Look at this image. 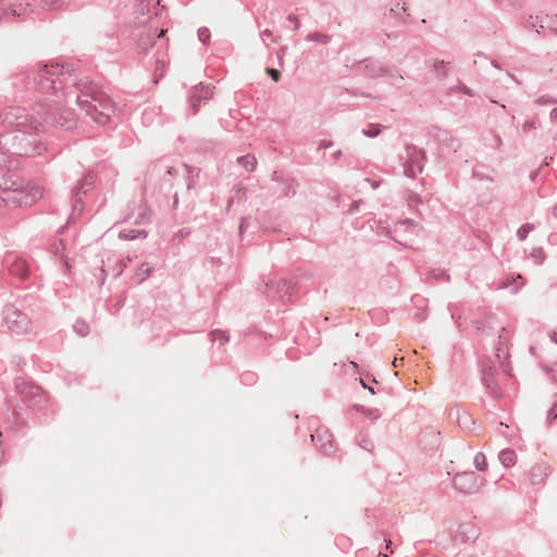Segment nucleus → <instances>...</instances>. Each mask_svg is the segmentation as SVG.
<instances>
[{
    "instance_id": "obj_30",
    "label": "nucleus",
    "mask_w": 557,
    "mask_h": 557,
    "mask_svg": "<svg viewBox=\"0 0 557 557\" xmlns=\"http://www.w3.org/2000/svg\"><path fill=\"white\" fill-rule=\"evenodd\" d=\"M534 230V225L533 224H523L518 231H517V236L520 240H524L528 236V234Z\"/></svg>"
},
{
    "instance_id": "obj_40",
    "label": "nucleus",
    "mask_w": 557,
    "mask_h": 557,
    "mask_svg": "<svg viewBox=\"0 0 557 557\" xmlns=\"http://www.w3.org/2000/svg\"><path fill=\"white\" fill-rule=\"evenodd\" d=\"M359 446L364 450L371 451L374 447V444L371 440L362 438L358 442Z\"/></svg>"
},
{
    "instance_id": "obj_44",
    "label": "nucleus",
    "mask_w": 557,
    "mask_h": 557,
    "mask_svg": "<svg viewBox=\"0 0 557 557\" xmlns=\"http://www.w3.org/2000/svg\"><path fill=\"white\" fill-rule=\"evenodd\" d=\"M268 74L273 78V81L277 82L281 77V72L275 69H267Z\"/></svg>"
},
{
    "instance_id": "obj_54",
    "label": "nucleus",
    "mask_w": 557,
    "mask_h": 557,
    "mask_svg": "<svg viewBox=\"0 0 557 557\" xmlns=\"http://www.w3.org/2000/svg\"><path fill=\"white\" fill-rule=\"evenodd\" d=\"M332 146V141H321L320 148L326 149Z\"/></svg>"
},
{
    "instance_id": "obj_53",
    "label": "nucleus",
    "mask_w": 557,
    "mask_h": 557,
    "mask_svg": "<svg viewBox=\"0 0 557 557\" xmlns=\"http://www.w3.org/2000/svg\"><path fill=\"white\" fill-rule=\"evenodd\" d=\"M24 13H25V10H22V9H18V10H17V9H12V10H11V14H13V15L21 16V15H23Z\"/></svg>"
},
{
    "instance_id": "obj_43",
    "label": "nucleus",
    "mask_w": 557,
    "mask_h": 557,
    "mask_svg": "<svg viewBox=\"0 0 557 557\" xmlns=\"http://www.w3.org/2000/svg\"><path fill=\"white\" fill-rule=\"evenodd\" d=\"M457 88H458V90H460L461 92H463L465 95H467L469 97L474 96V92L469 87H467L466 85H463L461 83H459Z\"/></svg>"
},
{
    "instance_id": "obj_9",
    "label": "nucleus",
    "mask_w": 557,
    "mask_h": 557,
    "mask_svg": "<svg viewBox=\"0 0 557 557\" xmlns=\"http://www.w3.org/2000/svg\"><path fill=\"white\" fill-rule=\"evenodd\" d=\"M441 433L432 426L424 428L419 436L418 444L426 453H434L441 445Z\"/></svg>"
},
{
    "instance_id": "obj_1",
    "label": "nucleus",
    "mask_w": 557,
    "mask_h": 557,
    "mask_svg": "<svg viewBox=\"0 0 557 557\" xmlns=\"http://www.w3.org/2000/svg\"><path fill=\"white\" fill-rule=\"evenodd\" d=\"M39 128H14L1 136L0 144L8 152L17 156L35 157L45 149L38 139Z\"/></svg>"
},
{
    "instance_id": "obj_27",
    "label": "nucleus",
    "mask_w": 557,
    "mask_h": 557,
    "mask_svg": "<svg viewBox=\"0 0 557 557\" xmlns=\"http://www.w3.org/2000/svg\"><path fill=\"white\" fill-rule=\"evenodd\" d=\"M153 271V268L144 263L136 271V276H139L138 283H141L146 280Z\"/></svg>"
},
{
    "instance_id": "obj_16",
    "label": "nucleus",
    "mask_w": 557,
    "mask_h": 557,
    "mask_svg": "<svg viewBox=\"0 0 557 557\" xmlns=\"http://www.w3.org/2000/svg\"><path fill=\"white\" fill-rule=\"evenodd\" d=\"M476 537V531L472 524H461L455 535L456 540H460L463 543L472 541Z\"/></svg>"
},
{
    "instance_id": "obj_12",
    "label": "nucleus",
    "mask_w": 557,
    "mask_h": 557,
    "mask_svg": "<svg viewBox=\"0 0 557 557\" xmlns=\"http://www.w3.org/2000/svg\"><path fill=\"white\" fill-rule=\"evenodd\" d=\"M212 89L208 85L200 84L196 86L193 95L189 98V104L193 108L194 113L198 111V103L201 100H209L212 97Z\"/></svg>"
},
{
    "instance_id": "obj_33",
    "label": "nucleus",
    "mask_w": 557,
    "mask_h": 557,
    "mask_svg": "<svg viewBox=\"0 0 557 557\" xmlns=\"http://www.w3.org/2000/svg\"><path fill=\"white\" fill-rule=\"evenodd\" d=\"M381 133L380 125H370L368 128L362 129V134L367 137H376Z\"/></svg>"
},
{
    "instance_id": "obj_35",
    "label": "nucleus",
    "mask_w": 557,
    "mask_h": 557,
    "mask_svg": "<svg viewBox=\"0 0 557 557\" xmlns=\"http://www.w3.org/2000/svg\"><path fill=\"white\" fill-rule=\"evenodd\" d=\"M64 250V244H63V240L60 239L58 242H54L52 245H51V252L54 255V256H63L62 255V251Z\"/></svg>"
},
{
    "instance_id": "obj_55",
    "label": "nucleus",
    "mask_w": 557,
    "mask_h": 557,
    "mask_svg": "<svg viewBox=\"0 0 557 557\" xmlns=\"http://www.w3.org/2000/svg\"><path fill=\"white\" fill-rule=\"evenodd\" d=\"M495 141L497 147H500L503 145V140L499 135L495 136Z\"/></svg>"
},
{
    "instance_id": "obj_61",
    "label": "nucleus",
    "mask_w": 557,
    "mask_h": 557,
    "mask_svg": "<svg viewBox=\"0 0 557 557\" xmlns=\"http://www.w3.org/2000/svg\"><path fill=\"white\" fill-rule=\"evenodd\" d=\"M371 186H372V188H376L379 186V183L377 182H372Z\"/></svg>"
},
{
    "instance_id": "obj_36",
    "label": "nucleus",
    "mask_w": 557,
    "mask_h": 557,
    "mask_svg": "<svg viewBox=\"0 0 557 557\" xmlns=\"http://www.w3.org/2000/svg\"><path fill=\"white\" fill-rule=\"evenodd\" d=\"M434 70L438 76H446L447 75V69L445 66L444 61H436L434 63Z\"/></svg>"
},
{
    "instance_id": "obj_8",
    "label": "nucleus",
    "mask_w": 557,
    "mask_h": 557,
    "mask_svg": "<svg viewBox=\"0 0 557 557\" xmlns=\"http://www.w3.org/2000/svg\"><path fill=\"white\" fill-rule=\"evenodd\" d=\"M484 484V479L473 471L457 473L454 476L455 487L466 494L478 492Z\"/></svg>"
},
{
    "instance_id": "obj_42",
    "label": "nucleus",
    "mask_w": 557,
    "mask_h": 557,
    "mask_svg": "<svg viewBox=\"0 0 557 557\" xmlns=\"http://www.w3.org/2000/svg\"><path fill=\"white\" fill-rule=\"evenodd\" d=\"M556 408H557V401H555L553 404L552 409L548 411L547 420H548L549 423L557 418Z\"/></svg>"
},
{
    "instance_id": "obj_63",
    "label": "nucleus",
    "mask_w": 557,
    "mask_h": 557,
    "mask_svg": "<svg viewBox=\"0 0 557 557\" xmlns=\"http://www.w3.org/2000/svg\"><path fill=\"white\" fill-rule=\"evenodd\" d=\"M341 154H342V152L338 150V151H336V152L334 153V157H335V158H338Z\"/></svg>"
},
{
    "instance_id": "obj_25",
    "label": "nucleus",
    "mask_w": 557,
    "mask_h": 557,
    "mask_svg": "<svg viewBox=\"0 0 557 557\" xmlns=\"http://www.w3.org/2000/svg\"><path fill=\"white\" fill-rule=\"evenodd\" d=\"M410 228L413 233L419 228L418 224H416L412 220L400 221L395 225V233H398L403 230Z\"/></svg>"
},
{
    "instance_id": "obj_41",
    "label": "nucleus",
    "mask_w": 557,
    "mask_h": 557,
    "mask_svg": "<svg viewBox=\"0 0 557 557\" xmlns=\"http://www.w3.org/2000/svg\"><path fill=\"white\" fill-rule=\"evenodd\" d=\"M535 128V121L534 120H528L522 125V131L525 133H529L530 131Z\"/></svg>"
},
{
    "instance_id": "obj_39",
    "label": "nucleus",
    "mask_w": 557,
    "mask_h": 557,
    "mask_svg": "<svg viewBox=\"0 0 557 557\" xmlns=\"http://www.w3.org/2000/svg\"><path fill=\"white\" fill-rule=\"evenodd\" d=\"M83 206L81 203V200L77 198L73 205V213L71 215L72 220H75L76 216H78L82 213Z\"/></svg>"
},
{
    "instance_id": "obj_46",
    "label": "nucleus",
    "mask_w": 557,
    "mask_h": 557,
    "mask_svg": "<svg viewBox=\"0 0 557 557\" xmlns=\"http://www.w3.org/2000/svg\"><path fill=\"white\" fill-rule=\"evenodd\" d=\"M448 145L456 151L460 147V143L453 137L448 138Z\"/></svg>"
},
{
    "instance_id": "obj_29",
    "label": "nucleus",
    "mask_w": 557,
    "mask_h": 557,
    "mask_svg": "<svg viewBox=\"0 0 557 557\" xmlns=\"http://www.w3.org/2000/svg\"><path fill=\"white\" fill-rule=\"evenodd\" d=\"M41 2L46 8L55 10L65 5L69 0H41Z\"/></svg>"
},
{
    "instance_id": "obj_21",
    "label": "nucleus",
    "mask_w": 557,
    "mask_h": 557,
    "mask_svg": "<svg viewBox=\"0 0 557 557\" xmlns=\"http://www.w3.org/2000/svg\"><path fill=\"white\" fill-rule=\"evenodd\" d=\"M498 459L505 467H511L516 462V453L511 449H504L499 453Z\"/></svg>"
},
{
    "instance_id": "obj_37",
    "label": "nucleus",
    "mask_w": 557,
    "mask_h": 557,
    "mask_svg": "<svg viewBox=\"0 0 557 557\" xmlns=\"http://www.w3.org/2000/svg\"><path fill=\"white\" fill-rule=\"evenodd\" d=\"M197 35H198V39L202 44H207L209 41V39H210V32L206 27L199 28Z\"/></svg>"
},
{
    "instance_id": "obj_10",
    "label": "nucleus",
    "mask_w": 557,
    "mask_h": 557,
    "mask_svg": "<svg viewBox=\"0 0 557 557\" xmlns=\"http://www.w3.org/2000/svg\"><path fill=\"white\" fill-rule=\"evenodd\" d=\"M424 152L417 147L407 148V163L405 173L407 176L414 177L423 169Z\"/></svg>"
},
{
    "instance_id": "obj_31",
    "label": "nucleus",
    "mask_w": 557,
    "mask_h": 557,
    "mask_svg": "<svg viewBox=\"0 0 557 557\" xmlns=\"http://www.w3.org/2000/svg\"><path fill=\"white\" fill-rule=\"evenodd\" d=\"M530 256L537 264L542 263L545 259V252L542 248H533Z\"/></svg>"
},
{
    "instance_id": "obj_13",
    "label": "nucleus",
    "mask_w": 557,
    "mask_h": 557,
    "mask_svg": "<svg viewBox=\"0 0 557 557\" xmlns=\"http://www.w3.org/2000/svg\"><path fill=\"white\" fill-rule=\"evenodd\" d=\"M311 441H318L321 442L319 445V449L325 454V455H332L335 451V446L333 442L331 441V435L327 433L326 430L321 431L317 430L314 434H311Z\"/></svg>"
},
{
    "instance_id": "obj_18",
    "label": "nucleus",
    "mask_w": 557,
    "mask_h": 557,
    "mask_svg": "<svg viewBox=\"0 0 557 557\" xmlns=\"http://www.w3.org/2000/svg\"><path fill=\"white\" fill-rule=\"evenodd\" d=\"M494 372L495 370L493 368L485 369L483 372V381L491 395L497 397L498 391L496 384L494 383Z\"/></svg>"
},
{
    "instance_id": "obj_4",
    "label": "nucleus",
    "mask_w": 557,
    "mask_h": 557,
    "mask_svg": "<svg viewBox=\"0 0 557 557\" xmlns=\"http://www.w3.org/2000/svg\"><path fill=\"white\" fill-rule=\"evenodd\" d=\"M44 195L38 185H26L4 191L2 200L12 207H29L36 203Z\"/></svg>"
},
{
    "instance_id": "obj_45",
    "label": "nucleus",
    "mask_w": 557,
    "mask_h": 557,
    "mask_svg": "<svg viewBox=\"0 0 557 557\" xmlns=\"http://www.w3.org/2000/svg\"><path fill=\"white\" fill-rule=\"evenodd\" d=\"M287 20H288L289 22H292V25H294V28H295V29H298V28H299V26H300V22H299V20H298V17H297L296 15H293V14H292V15H289V16L287 17Z\"/></svg>"
},
{
    "instance_id": "obj_49",
    "label": "nucleus",
    "mask_w": 557,
    "mask_h": 557,
    "mask_svg": "<svg viewBox=\"0 0 557 557\" xmlns=\"http://www.w3.org/2000/svg\"><path fill=\"white\" fill-rule=\"evenodd\" d=\"M212 336H213V339H221L223 341L224 339V333L221 332V331H214L212 332Z\"/></svg>"
},
{
    "instance_id": "obj_15",
    "label": "nucleus",
    "mask_w": 557,
    "mask_h": 557,
    "mask_svg": "<svg viewBox=\"0 0 557 557\" xmlns=\"http://www.w3.org/2000/svg\"><path fill=\"white\" fill-rule=\"evenodd\" d=\"M9 271L13 276L25 278L28 274V267L25 260L15 259L9 264Z\"/></svg>"
},
{
    "instance_id": "obj_47",
    "label": "nucleus",
    "mask_w": 557,
    "mask_h": 557,
    "mask_svg": "<svg viewBox=\"0 0 557 557\" xmlns=\"http://www.w3.org/2000/svg\"><path fill=\"white\" fill-rule=\"evenodd\" d=\"M549 120L553 124H557V108H554L549 113Z\"/></svg>"
},
{
    "instance_id": "obj_62",
    "label": "nucleus",
    "mask_w": 557,
    "mask_h": 557,
    "mask_svg": "<svg viewBox=\"0 0 557 557\" xmlns=\"http://www.w3.org/2000/svg\"><path fill=\"white\" fill-rule=\"evenodd\" d=\"M4 161V157H3V153L0 152V165L2 164V162Z\"/></svg>"
},
{
    "instance_id": "obj_5",
    "label": "nucleus",
    "mask_w": 557,
    "mask_h": 557,
    "mask_svg": "<svg viewBox=\"0 0 557 557\" xmlns=\"http://www.w3.org/2000/svg\"><path fill=\"white\" fill-rule=\"evenodd\" d=\"M61 72L59 64L54 63H45L39 65L38 67V76L39 82H37V77H33L27 81L28 88H38L42 94H50L51 90H58L57 85H62V81L57 77H52L58 75Z\"/></svg>"
},
{
    "instance_id": "obj_24",
    "label": "nucleus",
    "mask_w": 557,
    "mask_h": 557,
    "mask_svg": "<svg viewBox=\"0 0 557 557\" xmlns=\"http://www.w3.org/2000/svg\"><path fill=\"white\" fill-rule=\"evenodd\" d=\"M237 161L249 172L255 170L257 163L256 158L250 154L239 157Z\"/></svg>"
},
{
    "instance_id": "obj_56",
    "label": "nucleus",
    "mask_w": 557,
    "mask_h": 557,
    "mask_svg": "<svg viewBox=\"0 0 557 557\" xmlns=\"http://www.w3.org/2000/svg\"><path fill=\"white\" fill-rule=\"evenodd\" d=\"M498 338H499V347L497 348V350L500 351L502 350L500 345L505 344L506 339L503 337L502 334H499Z\"/></svg>"
},
{
    "instance_id": "obj_20",
    "label": "nucleus",
    "mask_w": 557,
    "mask_h": 557,
    "mask_svg": "<svg viewBox=\"0 0 557 557\" xmlns=\"http://www.w3.org/2000/svg\"><path fill=\"white\" fill-rule=\"evenodd\" d=\"M94 184V176L91 174L86 175L77 186L73 188V196L76 198L82 193H86L87 189Z\"/></svg>"
},
{
    "instance_id": "obj_32",
    "label": "nucleus",
    "mask_w": 557,
    "mask_h": 557,
    "mask_svg": "<svg viewBox=\"0 0 557 557\" xmlns=\"http://www.w3.org/2000/svg\"><path fill=\"white\" fill-rule=\"evenodd\" d=\"M189 173H190V170H189V168H188L187 165H185V164H183V165H181V166H177V168L173 166V168H170V169L168 170V174H170V175H172V176H173V175H178V174H183V175H185V174H189Z\"/></svg>"
},
{
    "instance_id": "obj_64",
    "label": "nucleus",
    "mask_w": 557,
    "mask_h": 557,
    "mask_svg": "<svg viewBox=\"0 0 557 557\" xmlns=\"http://www.w3.org/2000/svg\"><path fill=\"white\" fill-rule=\"evenodd\" d=\"M164 34H165V30H164V29H162V30L160 32V34L158 35V37H162V36H164Z\"/></svg>"
},
{
    "instance_id": "obj_51",
    "label": "nucleus",
    "mask_w": 557,
    "mask_h": 557,
    "mask_svg": "<svg viewBox=\"0 0 557 557\" xmlns=\"http://www.w3.org/2000/svg\"><path fill=\"white\" fill-rule=\"evenodd\" d=\"M553 380L557 381V363L549 370Z\"/></svg>"
},
{
    "instance_id": "obj_57",
    "label": "nucleus",
    "mask_w": 557,
    "mask_h": 557,
    "mask_svg": "<svg viewBox=\"0 0 557 557\" xmlns=\"http://www.w3.org/2000/svg\"><path fill=\"white\" fill-rule=\"evenodd\" d=\"M126 265H127V264H126V262H125V261H122V262H121V269H120V271L117 272V275L122 274V271H123V269H124V268H126Z\"/></svg>"
},
{
    "instance_id": "obj_28",
    "label": "nucleus",
    "mask_w": 557,
    "mask_h": 557,
    "mask_svg": "<svg viewBox=\"0 0 557 557\" xmlns=\"http://www.w3.org/2000/svg\"><path fill=\"white\" fill-rule=\"evenodd\" d=\"M473 463H474V467L479 470V471H484L487 467V461H486V457L483 453H478L475 456H474V460H473Z\"/></svg>"
},
{
    "instance_id": "obj_50",
    "label": "nucleus",
    "mask_w": 557,
    "mask_h": 557,
    "mask_svg": "<svg viewBox=\"0 0 557 557\" xmlns=\"http://www.w3.org/2000/svg\"><path fill=\"white\" fill-rule=\"evenodd\" d=\"M359 206H360V201H355L351 207L349 208V213H355L356 211H358L359 209Z\"/></svg>"
},
{
    "instance_id": "obj_58",
    "label": "nucleus",
    "mask_w": 557,
    "mask_h": 557,
    "mask_svg": "<svg viewBox=\"0 0 557 557\" xmlns=\"http://www.w3.org/2000/svg\"><path fill=\"white\" fill-rule=\"evenodd\" d=\"M550 338H552V341H553L554 343H556V344H557V336H556V333H553V334L550 335Z\"/></svg>"
},
{
    "instance_id": "obj_48",
    "label": "nucleus",
    "mask_w": 557,
    "mask_h": 557,
    "mask_svg": "<svg viewBox=\"0 0 557 557\" xmlns=\"http://www.w3.org/2000/svg\"><path fill=\"white\" fill-rule=\"evenodd\" d=\"M408 202H409V206H413L416 203L419 202V196L418 195H411L409 198H408Z\"/></svg>"
},
{
    "instance_id": "obj_52",
    "label": "nucleus",
    "mask_w": 557,
    "mask_h": 557,
    "mask_svg": "<svg viewBox=\"0 0 557 557\" xmlns=\"http://www.w3.org/2000/svg\"><path fill=\"white\" fill-rule=\"evenodd\" d=\"M261 37H262V40L265 41L267 38H272V33L270 30L265 29L261 33Z\"/></svg>"
},
{
    "instance_id": "obj_6",
    "label": "nucleus",
    "mask_w": 557,
    "mask_h": 557,
    "mask_svg": "<svg viewBox=\"0 0 557 557\" xmlns=\"http://www.w3.org/2000/svg\"><path fill=\"white\" fill-rule=\"evenodd\" d=\"M0 119L2 124L14 126L15 128L24 129L29 126L30 129H37L40 126L37 121L25 113V109L20 107H10L5 109Z\"/></svg>"
},
{
    "instance_id": "obj_22",
    "label": "nucleus",
    "mask_w": 557,
    "mask_h": 557,
    "mask_svg": "<svg viewBox=\"0 0 557 557\" xmlns=\"http://www.w3.org/2000/svg\"><path fill=\"white\" fill-rule=\"evenodd\" d=\"M356 410L361 412L366 418L370 420H377L381 417V412L376 408H366L363 406L356 405Z\"/></svg>"
},
{
    "instance_id": "obj_23",
    "label": "nucleus",
    "mask_w": 557,
    "mask_h": 557,
    "mask_svg": "<svg viewBox=\"0 0 557 557\" xmlns=\"http://www.w3.org/2000/svg\"><path fill=\"white\" fill-rule=\"evenodd\" d=\"M146 237L147 236V233L144 231V230H138V231H135V230H123L120 232V237L123 238V239H127V240H132V239H135L137 237Z\"/></svg>"
},
{
    "instance_id": "obj_59",
    "label": "nucleus",
    "mask_w": 557,
    "mask_h": 557,
    "mask_svg": "<svg viewBox=\"0 0 557 557\" xmlns=\"http://www.w3.org/2000/svg\"><path fill=\"white\" fill-rule=\"evenodd\" d=\"M442 276L446 280V281H449V275L446 274L445 272L442 273Z\"/></svg>"
},
{
    "instance_id": "obj_7",
    "label": "nucleus",
    "mask_w": 557,
    "mask_h": 557,
    "mask_svg": "<svg viewBox=\"0 0 557 557\" xmlns=\"http://www.w3.org/2000/svg\"><path fill=\"white\" fill-rule=\"evenodd\" d=\"M4 321L7 326L16 334H24L30 329L29 318L20 309L9 306L4 310Z\"/></svg>"
},
{
    "instance_id": "obj_3",
    "label": "nucleus",
    "mask_w": 557,
    "mask_h": 557,
    "mask_svg": "<svg viewBox=\"0 0 557 557\" xmlns=\"http://www.w3.org/2000/svg\"><path fill=\"white\" fill-rule=\"evenodd\" d=\"M63 97L66 98L65 101L67 102V98L70 97L69 94L65 96L63 94L55 92L52 99L46 98L42 100V102L37 103L35 111L36 113L45 115L47 119L59 123L61 126L70 128L74 124V117L70 111L65 110L61 112Z\"/></svg>"
},
{
    "instance_id": "obj_38",
    "label": "nucleus",
    "mask_w": 557,
    "mask_h": 557,
    "mask_svg": "<svg viewBox=\"0 0 557 557\" xmlns=\"http://www.w3.org/2000/svg\"><path fill=\"white\" fill-rule=\"evenodd\" d=\"M535 103L539 106H548V104L557 103V100L554 98H550L549 96H541L535 100Z\"/></svg>"
},
{
    "instance_id": "obj_14",
    "label": "nucleus",
    "mask_w": 557,
    "mask_h": 557,
    "mask_svg": "<svg viewBox=\"0 0 557 557\" xmlns=\"http://www.w3.org/2000/svg\"><path fill=\"white\" fill-rule=\"evenodd\" d=\"M549 467L546 463H539L530 470V481L532 484H540L547 476Z\"/></svg>"
},
{
    "instance_id": "obj_11",
    "label": "nucleus",
    "mask_w": 557,
    "mask_h": 557,
    "mask_svg": "<svg viewBox=\"0 0 557 557\" xmlns=\"http://www.w3.org/2000/svg\"><path fill=\"white\" fill-rule=\"evenodd\" d=\"M364 74L369 77L388 76L394 81H403L401 75H394L388 67L384 66L381 62L377 61H368L364 64Z\"/></svg>"
},
{
    "instance_id": "obj_26",
    "label": "nucleus",
    "mask_w": 557,
    "mask_h": 557,
    "mask_svg": "<svg viewBox=\"0 0 557 557\" xmlns=\"http://www.w3.org/2000/svg\"><path fill=\"white\" fill-rule=\"evenodd\" d=\"M307 40L327 45L330 42V36L322 33H310L307 35Z\"/></svg>"
},
{
    "instance_id": "obj_34",
    "label": "nucleus",
    "mask_w": 557,
    "mask_h": 557,
    "mask_svg": "<svg viewBox=\"0 0 557 557\" xmlns=\"http://www.w3.org/2000/svg\"><path fill=\"white\" fill-rule=\"evenodd\" d=\"M74 330L77 334L85 336L88 333L89 326L84 321H77L74 325Z\"/></svg>"
},
{
    "instance_id": "obj_2",
    "label": "nucleus",
    "mask_w": 557,
    "mask_h": 557,
    "mask_svg": "<svg viewBox=\"0 0 557 557\" xmlns=\"http://www.w3.org/2000/svg\"><path fill=\"white\" fill-rule=\"evenodd\" d=\"M74 95L75 102L82 110L86 111L96 123L104 125L110 121L111 114L114 112L113 104L110 98L100 91L86 90Z\"/></svg>"
},
{
    "instance_id": "obj_19",
    "label": "nucleus",
    "mask_w": 557,
    "mask_h": 557,
    "mask_svg": "<svg viewBox=\"0 0 557 557\" xmlns=\"http://www.w3.org/2000/svg\"><path fill=\"white\" fill-rule=\"evenodd\" d=\"M293 284L286 280H280L276 283V290L280 294L281 299L284 301L285 298L292 296Z\"/></svg>"
},
{
    "instance_id": "obj_17",
    "label": "nucleus",
    "mask_w": 557,
    "mask_h": 557,
    "mask_svg": "<svg viewBox=\"0 0 557 557\" xmlns=\"http://www.w3.org/2000/svg\"><path fill=\"white\" fill-rule=\"evenodd\" d=\"M24 399L29 406H38L44 400L42 391L39 386H30L29 392H23Z\"/></svg>"
},
{
    "instance_id": "obj_60",
    "label": "nucleus",
    "mask_w": 557,
    "mask_h": 557,
    "mask_svg": "<svg viewBox=\"0 0 557 557\" xmlns=\"http://www.w3.org/2000/svg\"><path fill=\"white\" fill-rule=\"evenodd\" d=\"M554 216L557 218V205L553 209Z\"/></svg>"
}]
</instances>
